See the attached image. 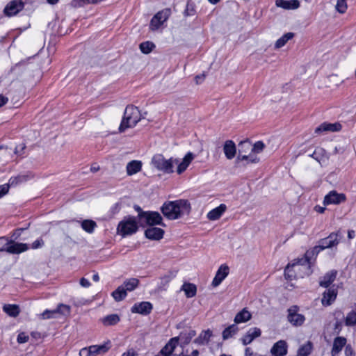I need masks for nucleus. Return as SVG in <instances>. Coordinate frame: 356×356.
I'll return each instance as SVG.
<instances>
[{
    "mask_svg": "<svg viewBox=\"0 0 356 356\" xmlns=\"http://www.w3.org/2000/svg\"><path fill=\"white\" fill-rule=\"evenodd\" d=\"M138 223L135 217L127 216L120 221L118 225V233L122 236L131 235L137 232Z\"/></svg>",
    "mask_w": 356,
    "mask_h": 356,
    "instance_id": "5",
    "label": "nucleus"
},
{
    "mask_svg": "<svg viewBox=\"0 0 356 356\" xmlns=\"http://www.w3.org/2000/svg\"><path fill=\"white\" fill-rule=\"evenodd\" d=\"M345 324L346 326H354L356 325V310H352L347 314L345 318Z\"/></svg>",
    "mask_w": 356,
    "mask_h": 356,
    "instance_id": "40",
    "label": "nucleus"
},
{
    "mask_svg": "<svg viewBox=\"0 0 356 356\" xmlns=\"http://www.w3.org/2000/svg\"><path fill=\"white\" fill-rule=\"evenodd\" d=\"M171 15V10L169 8H165L161 11L158 12L151 19L150 29L153 31L158 29Z\"/></svg>",
    "mask_w": 356,
    "mask_h": 356,
    "instance_id": "8",
    "label": "nucleus"
},
{
    "mask_svg": "<svg viewBox=\"0 0 356 356\" xmlns=\"http://www.w3.org/2000/svg\"><path fill=\"white\" fill-rule=\"evenodd\" d=\"M261 334L260 329L257 327L250 328L241 339L243 345L250 343L255 338L259 337Z\"/></svg>",
    "mask_w": 356,
    "mask_h": 356,
    "instance_id": "22",
    "label": "nucleus"
},
{
    "mask_svg": "<svg viewBox=\"0 0 356 356\" xmlns=\"http://www.w3.org/2000/svg\"><path fill=\"white\" fill-rule=\"evenodd\" d=\"M293 35H294L293 33H287L284 34L276 41L275 47L277 49L282 47L290 39L293 37Z\"/></svg>",
    "mask_w": 356,
    "mask_h": 356,
    "instance_id": "39",
    "label": "nucleus"
},
{
    "mask_svg": "<svg viewBox=\"0 0 356 356\" xmlns=\"http://www.w3.org/2000/svg\"><path fill=\"white\" fill-rule=\"evenodd\" d=\"M342 128V126L340 123H326L324 122L321 124L320 126L316 128L315 133L316 134H321L323 132L327 131H340Z\"/></svg>",
    "mask_w": 356,
    "mask_h": 356,
    "instance_id": "19",
    "label": "nucleus"
},
{
    "mask_svg": "<svg viewBox=\"0 0 356 356\" xmlns=\"http://www.w3.org/2000/svg\"><path fill=\"white\" fill-rule=\"evenodd\" d=\"M29 340V337L24 332L19 333L17 336V342L19 343H26Z\"/></svg>",
    "mask_w": 356,
    "mask_h": 356,
    "instance_id": "51",
    "label": "nucleus"
},
{
    "mask_svg": "<svg viewBox=\"0 0 356 356\" xmlns=\"http://www.w3.org/2000/svg\"><path fill=\"white\" fill-rule=\"evenodd\" d=\"M127 292L124 286H120L112 293V296L115 301H121L127 296Z\"/></svg>",
    "mask_w": 356,
    "mask_h": 356,
    "instance_id": "36",
    "label": "nucleus"
},
{
    "mask_svg": "<svg viewBox=\"0 0 356 356\" xmlns=\"http://www.w3.org/2000/svg\"><path fill=\"white\" fill-rule=\"evenodd\" d=\"M137 354L133 350H129L127 353H124L122 356H136Z\"/></svg>",
    "mask_w": 356,
    "mask_h": 356,
    "instance_id": "64",
    "label": "nucleus"
},
{
    "mask_svg": "<svg viewBox=\"0 0 356 356\" xmlns=\"http://www.w3.org/2000/svg\"><path fill=\"white\" fill-rule=\"evenodd\" d=\"M139 284V280L136 278H130L124 282L122 286H124L126 292L134 291Z\"/></svg>",
    "mask_w": 356,
    "mask_h": 356,
    "instance_id": "37",
    "label": "nucleus"
},
{
    "mask_svg": "<svg viewBox=\"0 0 356 356\" xmlns=\"http://www.w3.org/2000/svg\"><path fill=\"white\" fill-rule=\"evenodd\" d=\"M323 250L321 245L318 243V245L314 247L311 250H308L306 252L305 254V257L301 259H298V262L301 263V266L305 268V275H310L312 273L311 270V260L313 257H316L318 254Z\"/></svg>",
    "mask_w": 356,
    "mask_h": 356,
    "instance_id": "7",
    "label": "nucleus"
},
{
    "mask_svg": "<svg viewBox=\"0 0 356 356\" xmlns=\"http://www.w3.org/2000/svg\"><path fill=\"white\" fill-rule=\"evenodd\" d=\"M229 268L227 265H220L212 281V286L213 287H217L218 286H219L222 283V282L226 278V277L229 275Z\"/></svg>",
    "mask_w": 356,
    "mask_h": 356,
    "instance_id": "13",
    "label": "nucleus"
},
{
    "mask_svg": "<svg viewBox=\"0 0 356 356\" xmlns=\"http://www.w3.org/2000/svg\"><path fill=\"white\" fill-rule=\"evenodd\" d=\"M296 271H303V274L300 276L306 275L305 268L301 266V263L298 262V259L295 260L294 262L289 264L284 269V276L286 279L292 280L296 277L295 274Z\"/></svg>",
    "mask_w": 356,
    "mask_h": 356,
    "instance_id": "11",
    "label": "nucleus"
},
{
    "mask_svg": "<svg viewBox=\"0 0 356 356\" xmlns=\"http://www.w3.org/2000/svg\"><path fill=\"white\" fill-rule=\"evenodd\" d=\"M250 157H251V154L242 155V154H238L236 161V163H238V162L243 161H247L248 162Z\"/></svg>",
    "mask_w": 356,
    "mask_h": 356,
    "instance_id": "54",
    "label": "nucleus"
},
{
    "mask_svg": "<svg viewBox=\"0 0 356 356\" xmlns=\"http://www.w3.org/2000/svg\"><path fill=\"white\" fill-rule=\"evenodd\" d=\"M314 210L319 213H323L325 211V207H323L319 205H316L314 207Z\"/></svg>",
    "mask_w": 356,
    "mask_h": 356,
    "instance_id": "62",
    "label": "nucleus"
},
{
    "mask_svg": "<svg viewBox=\"0 0 356 356\" xmlns=\"http://www.w3.org/2000/svg\"><path fill=\"white\" fill-rule=\"evenodd\" d=\"M44 245V241L42 238L37 239L31 244V248L38 249Z\"/></svg>",
    "mask_w": 356,
    "mask_h": 356,
    "instance_id": "52",
    "label": "nucleus"
},
{
    "mask_svg": "<svg viewBox=\"0 0 356 356\" xmlns=\"http://www.w3.org/2000/svg\"><path fill=\"white\" fill-rule=\"evenodd\" d=\"M266 145L262 141H257L253 145H251V152L259 154L265 148Z\"/></svg>",
    "mask_w": 356,
    "mask_h": 356,
    "instance_id": "44",
    "label": "nucleus"
},
{
    "mask_svg": "<svg viewBox=\"0 0 356 356\" xmlns=\"http://www.w3.org/2000/svg\"><path fill=\"white\" fill-rule=\"evenodd\" d=\"M163 216L170 220L181 218L191 211V204L186 200L167 201L161 207Z\"/></svg>",
    "mask_w": 356,
    "mask_h": 356,
    "instance_id": "1",
    "label": "nucleus"
},
{
    "mask_svg": "<svg viewBox=\"0 0 356 356\" xmlns=\"http://www.w3.org/2000/svg\"><path fill=\"white\" fill-rule=\"evenodd\" d=\"M142 168L141 161L134 160L129 162L127 165V172L129 175H133L139 171Z\"/></svg>",
    "mask_w": 356,
    "mask_h": 356,
    "instance_id": "29",
    "label": "nucleus"
},
{
    "mask_svg": "<svg viewBox=\"0 0 356 356\" xmlns=\"http://www.w3.org/2000/svg\"><path fill=\"white\" fill-rule=\"evenodd\" d=\"M134 209H135L136 211H138V218L139 222H140V214H141L142 213H145L146 211H143L142 210V209H141L139 206H138V205H135V206H134Z\"/></svg>",
    "mask_w": 356,
    "mask_h": 356,
    "instance_id": "61",
    "label": "nucleus"
},
{
    "mask_svg": "<svg viewBox=\"0 0 356 356\" xmlns=\"http://www.w3.org/2000/svg\"><path fill=\"white\" fill-rule=\"evenodd\" d=\"M96 226V222L92 220H84L81 222L83 229L88 233H92Z\"/></svg>",
    "mask_w": 356,
    "mask_h": 356,
    "instance_id": "41",
    "label": "nucleus"
},
{
    "mask_svg": "<svg viewBox=\"0 0 356 356\" xmlns=\"http://www.w3.org/2000/svg\"><path fill=\"white\" fill-rule=\"evenodd\" d=\"M79 355L80 356H92L90 349V347L83 348L81 349V350L79 351Z\"/></svg>",
    "mask_w": 356,
    "mask_h": 356,
    "instance_id": "53",
    "label": "nucleus"
},
{
    "mask_svg": "<svg viewBox=\"0 0 356 356\" xmlns=\"http://www.w3.org/2000/svg\"><path fill=\"white\" fill-rule=\"evenodd\" d=\"M223 152L227 159H232L236 153L235 143L231 140H226L223 146Z\"/></svg>",
    "mask_w": 356,
    "mask_h": 356,
    "instance_id": "25",
    "label": "nucleus"
},
{
    "mask_svg": "<svg viewBox=\"0 0 356 356\" xmlns=\"http://www.w3.org/2000/svg\"><path fill=\"white\" fill-rule=\"evenodd\" d=\"M204 78H205V74L203 73L200 75H197L195 79L196 83L197 84H199V83H201L204 81Z\"/></svg>",
    "mask_w": 356,
    "mask_h": 356,
    "instance_id": "58",
    "label": "nucleus"
},
{
    "mask_svg": "<svg viewBox=\"0 0 356 356\" xmlns=\"http://www.w3.org/2000/svg\"><path fill=\"white\" fill-rule=\"evenodd\" d=\"M178 343H179V338H177V337L172 338L165 344V346L161 350V351L158 354V356H159L160 355H161L163 356H170L174 351L175 348L178 345Z\"/></svg>",
    "mask_w": 356,
    "mask_h": 356,
    "instance_id": "21",
    "label": "nucleus"
},
{
    "mask_svg": "<svg viewBox=\"0 0 356 356\" xmlns=\"http://www.w3.org/2000/svg\"><path fill=\"white\" fill-rule=\"evenodd\" d=\"M337 296V291L335 289L330 288L325 291L323 294V298L321 300L323 305H330L335 300Z\"/></svg>",
    "mask_w": 356,
    "mask_h": 356,
    "instance_id": "24",
    "label": "nucleus"
},
{
    "mask_svg": "<svg viewBox=\"0 0 356 356\" xmlns=\"http://www.w3.org/2000/svg\"><path fill=\"white\" fill-rule=\"evenodd\" d=\"M80 284H81L83 287H88V286H90V282H89L87 279H86V278H84V277H83V278H81V280H80Z\"/></svg>",
    "mask_w": 356,
    "mask_h": 356,
    "instance_id": "57",
    "label": "nucleus"
},
{
    "mask_svg": "<svg viewBox=\"0 0 356 356\" xmlns=\"http://www.w3.org/2000/svg\"><path fill=\"white\" fill-rule=\"evenodd\" d=\"M347 339L343 337H337L334 339L331 355L337 356L346 346Z\"/></svg>",
    "mask_w": 356,
    "mask_h": 356,
    "instance_id": "20",
    "label": "nucleus"
},
{
    "mask_svg": "<svg viewBox=\"0 0 356 356\" xmlns=\"http://www.w3.org/2000/svg\"><path fill=\"white\" fill-rule=\"evenodd\" d=\"M211 335L212 332L209 330H207L202 332L199 337L194 340V342L199 345L207 344Z\"/></svg>",
    "mask_w": 356,
    "mask_h": 356,
    "instance_id": "31",
    "label": "nucleus"
},
{
    "mask_svg": "<svg viewBox=\"0 0 356 356\" xmlns=\"http://www.w3.org/2000/svg\"><path fill=\"white\" fill-rule=\"evenodd\" d=\"M239 149L238 154H241V153H246L248 150H251V143L248 140L242 141L238 144Z\"/></svg>",
    "mask_w": 356,
    "mask_h": 356,
    "instance_id": "46",
    "label": "nucleus"
},
{
    "mask_svg": "<svg viewBox=\"0 0 356 356\" xmlns=\"http://www.w3.org/2000/svg\"><path fill=\"white\" fill-rule=\"evenodd\" d=\"M259 161V159L257 156L251 155V157L249 158L248 162L247 163H257Z\"/></svg>",
    "mask_w": 356,
    "mask_h": 356,
    "instance_id": "60",
    "label": "nucleus"
},
{
    "mask_svg": "<svg viewBox=\"0 0 356 356\" xmlns=\"http://www.w3.org/2000/svg\"><path fill=\"white\" fill-rule=\"evenodd\" d=\"M70 308L69 306L63 304L58 305L57 308L53 310L47 309L40 314L42 319H49L56 318L58 314L67 315L69 314Z\"/></svg>",
    "mask_w": 356,
    "mask_h": 356,
    "instance_id": "10",
    "label": "nucleus"
},
{
    "mask_svg": "<svg viewBox=\"0 0 356 356\" xmlns=\"http://www.w3.org/2000/svg\"><path fill=\"white\" fill-rule=\"evenodd\" d=\"M141 225H148L153 227L154 225H162L163 227L165 225L163 222V218L161 214L157 211H146L140 214V222Z\"/></svg>",
    "mask_w": 356,
    "mask_h": 356,
    "instance_id": "6",
    "label": "nucleus"
},
{
    "mask_svg": "<svg viewBox=\"0 0 356 356\" xmlns=\"http://www.w3.org/2000/svg\"><path fill=\"white\" fill-rule=\"evenodd\" d=\"M140 120V113L139 110L133 106H127L119 127L120 131L123 132L126 129L134 127Z\"/></svg>",
    "mask_w": 356,
    "mask_h": 356,
    "instance_id": "2",
    "label": "nucleus"
},
{
    "mask_svg": "<svg viewBox=\"0 0 356 356\" xmlns=\"http://www.w3.org/2000/svg\"><path fill=\"white\" fill-rule=\"evenodd\" d=\"M10 188V184H6L0 186V198L6 195Z\"/></svg>",
    "mask_w": 356,
    "mask_h": 356,
    "instance_id": "50",
    "label": "nucleus"
},
{
    "mask_svg": "<svg viewBox=\"0 0 356 356\" xmlns=\"http://www.w3.org/2000/svg\"><path fill=\"white\" fill-rule=\"evenodd\" d=\"M275 5L285 10H294L300 6L298 0H276Z\"/></svg>",
    "mask_w": 356,
    "mask_h": 356,
    "instance_id": "23",
    "label": "nucleus"
},
{
    "mask_svg": "<svg viewBox=\"0 0 356 356\" xmlns=\"http://www.w3.org/2000/svg\"><path fill=\"white\" fill-rule=\"evenodd\" d=\"M3 310L8 316L12 317L17 316L20 312L19 308L17 305H5L3 307Z\"/></svg>",
    "mask_w": 356,
    "mask_h": 356,
    "instance_id": "33",
    "label": "nucleus"
},
{
    "mask_svg": "<svg viewBox=\"0 0 356 356\" xmlns=\"http://www.w3.org/2000/svg\"><path fill=\"white\" fill-rule=\"evenodd\" d=\"M195 334H196L195 331H194V330H190V331L188 332V333H187V334H181L180 337H178V338H179V339L180 338H184V339H185L184 343H189V341L191 340V339H192L193 337H195Z\"/></svg>",
    "mask_w": 356,
    "mask_h": 356,
    "instance_id": "47",
    "label": "nucleus"
},
{
    "mask_svg": "<svg viewBox=\"0 0 356 356\" xmlns=\"http://www.w3.org/2000/svg\"><path fill=\"white\" fill-rule=\"evenodd\" d=\"M154 47V44L149 41L142 42L140 44V51L145 54L150 53Z\"/></svg>",
    "mask_w": 356,
    "mask_h": 356,
    "instance_id": "42",
    "label": "nucleus"
},
{
    "mask_svg": "<svg viewBox=\"0 0 356 356\" xmlns=\"http://www.w3.org/2000/svg\"><path fill=\"white\" fill-rule=\"evenodd\" d=\"M102 321L106 326L113 325L120 321V317L118 314H110L105 316Z\"/></svg>",
    "mask_w": 356,
    "mask_h": 356,
    "instance_id": "38",
    "label": "nucleus"
},
{
    "mask_svg": "<svg viewBox=\"0 0 356 356\" xmlns=\"http://www.w3.org/2000/svg\"><path fill=\"white\" fill-rule=\"evenodd\" d=\"M298 310L299 308L296 305L289 307L287 310V320L294 326H300L305 321V316L302 314H299L298 312Z\"/></svg>",
    "mask_w": 356,
    "mask_h": 356,
    "instance_id": "9",
    "label": "nucleus"
},
{
    "mask_svg": "<svg viewBox=\"0 0 356 356\" xmlns=\"http://www.w3.org/2000/svg\"><path fill=\"white\" fill-rule=\"evenodd\" d=\"M194 159V155L191 152H188L186 154V155L184 157L182 161L178 164V167L177 169V172L179 175L181 174L183 172H184L189 164L191 163L193 159Z\"/></svg>",
    "mask_w": 356,
    "mask_h": 356,
    "instance_id": "26",
    "label": "nucleus"
},
{
    "mask_svg": "<svg viewBox=\"0 0 356 356\" xmlns=\"http://www.w3.org/2000/svg\"><path fill=\"white\" fill-rule=\"evenodd\" d=\"M339 233V232L331 233L327 237L321 239L318 243L323 250L337 246L339 242L338 239Z\"/></svg>",
    "mask_w": 356,
    "mask_h": 356,
    "instance_id": "15",
    "label": "nucleus"
},
{
    "mask_svg": "<svg viewBox=\"0 0 356 356\" xmlns=\"http://www.w3.org/2000/svg\"><path fill=\"white\" fill-rule=\"evenodd\" d=\"M288 353V344L284 340L277 341L270 349L273 356H285Z\"/></svg>",
    "mask_w": 356,
    "mask_h": 356,
    "instance_id": "16",
    "label": "nucleus"
},
{
    "mask_svg": "<svg viewBox=\"0 0 356 356\" xmlns=\"http://www.w3.org/2000/svg\"><path fill=\"white\" fill-rule=\"evenodd\" d=\"M238 331V327L236 325L232 324L229 325L228 327H227L223 332H222V338L224 340L228 339L231 337H232L234 334L237 333Z\"/></svg>",
    "mask_w": 356,
    "mask_h": 356,
    "instance_id": "35",
    "label": "nucleus"
},
{
    "mask_svg": "<svg viewBox=\"0 0 356 356\" xmlns=\"http://www.w3.org/2000/svg\"><path fill=\"white\" fill-rule=\"evenodd\" d=\"M29 249L26 243H15L6 237H0V252L6 251L10 254H19Z\"/></svg>",
    "mask_w": 356,
    "mask_h": 356,
    "instance_id": "4",
    "label": "nucleus"
},
{
    "mask_svg": "<svg viewBox=\"0 0 356 356\" xmlns=\"http://www.w3.org/2000/svg\"><path fill=\"white\" fill-rule=\"evenodd\" d=\"M324 152V150L321 148L320 149H316L314 153L312 154H311L310 156L314 158V159L317 160L319 161V158L318 156V154H323V152Z\"/></svg>",
    "mask_w": 356,
    "mask_h": 356,
    "instance_id": "55",
    "label": "nucleus"
},
{
    "mask_svg": "<svg viewBox=\"0 0 356 356\" xmlns=\"http://www.w3.org/2000/svg\"><path fill=\"white\" fill-rule=\"evenodd\" d=\"M92 355L95 356L102 353H106L111 348L110 342H106L102 345H93L89 346Z\"/></svg>",
    "mask_w": 356,
    "mask_h": 356,
    "instance_id": "28",
    "label": "nucleus"
},
{
    "mask_svg": "<svg viewBox=\"0 0 356 356\" xmlns=\"http://www.w3.org/2000/svg\"><path fill=\"white\" fill-rule=\"evenodd\" d=\"M23 8L24 3L22 0H13L5 7L4 13L7 16H13L17 14Z\"/></svg>",
    "mask_w": 356,
    "mask_h": 356,
    "instance_id": "14",
    "label": "nucleus"
},
{
    "mask_svg": "<svg viewBox=\"0 0 356 356\" xmlns=\"http://www.w3.org/2000/svg\"><path fill=\"white\" fill-rule=\"evenodd\" d=\"M181 289L185 292L187 298L194 297L196 294V286L191 283H185L183 284Z\"/></svg>",
    "mask_w": 356,
    "mask_h": 356,
    "instance_id": "34",
    "label": "nucleus"
},
{
    "mask_svg": "<svg viewBox=\"0 0 356 356\" xmlns=\"http://www.w3.org/2000/svg\"><path fill=\"white\" fill-rule=\"evenodd\" d=\"M311 350L312 345L311 343L309 342L298 349L297 356H308L310 354Z\"/></svg>",
    "mask_w": 356,
    "mask_h": 356,
    "instance_id": "43",
    "label": "nucleus"
},
{
    "mask_svg": "<svg viewBox=\"0 0 356 356\" xmlns=\"http://www.w3.org/2000/svg\"><path fill=\"white\" fill-rule=\"evenodd\" d=\"M164 233L163 229L153 226L149 227L145 231V236L150 240L159 241L163 237Z\"/></svg>",
    "mask_w": 356,
    "mask_h": 356,
    "instance_id": "17",
    "label": "nucleus"
},
{
    "mask_svg": "<svg viewBox=\"0 0 356 356\" xmlns=\"http://www.w3.org/2000/svg\"><path fill=\"white\" fill-rule=\"evenodd\" d=\"M335 8L339 13H345L348 8L346 0H337Z\"/></svg>",
    "mask_w": 356,
    "mask_h": 356,
    "instance_id": "45",
    "label": "nucleus"
},
{
    "mask_svg": "<svg viewBox=\"0 0 356 356\" xmlns=\"http://www.w3.org/2000/svg\"><path fill=\"white\" fill-rule=\"evenodd\" d=\"M226 210V206L224 204H221L219 207L212 209L207 214V218L210 220H216L220 218L222 213Z\"/></svg>",
    "mask_w": 356,
    "mask_h": 356,
    "instance_id": "27",
    "label": "nucleus"
},
{
    "mask_svg": "<svg viewBox=\"0 0 356 356\" xmlns=\"http://www.w3.org/2000/svg\"><path fill=\"white\" fill-rule=\"evenodd\" d=\"M345 348H346V349H345L346 356H353L354 351H353L351 346L350 344L346 345Z\"/></svg>",
    "mask_w": 356,
    "mask_h": 356,
    "instance_id": "56",
    "label": "nucleus"
},
{
    "mask_svg": "<svg viewBox=\"0 0 356 356\" xmlns=\"http://www.w3.org/2000/svg\"><path fill=\"white\" fill-rule=\"evenodd\" d=\"M178 162L172 158L166 159L162 154H156L152 159V164L155 168L168 174L173 172L174 164H178Z\"/></svg>",
    "mask_w": 356,
    "mask_h": 356,
    "instance_id": "3",
    "label": "nucleus"
},
{
    "mask_svg": "<svg viewBox=\"0 0 356 356\" xmlns=\"http://www.w3.org/2000/svg\"><path fill=\"white\" fill-rule=\"evenodd\" d=\"M7 102H8V98L3 96L2 95H0V107L3 106L4 104H6Z\"/></svg>",
    "mask_w": 356,
    "mask_h": 356,
    "instance_id": "63",
    "label": "nucleus"
},
{
    "mask_svg": "<svg viewBox=\"0 0 356 356\" xmlns=\"http://www.w3.org/2000/svg\"><path fill=\"white\" fill-rule=\"evenodd\" d=\"M251 316V314L246 309H243L235 316L234 322L236 323L247 322Z\"/></svg>",
    "mask_w": 356,
    "mask_h": 356,
    "instance_id": "32",
    "label": "nucleus"
},
{
    "mask_svg": "<svg viewBox=\"0 0 356 356\" xmlns=\"http://www.w3.org/2000/svg\"><path fill=\"white\" fill-rule=\"evenodd\" d=\"M26 148V145L24 143H21L15 147V154L21 156L24 154V150Z\"/></svg>",
    "mask_w": 356,
    "mask_h": 356,
    "instance_id": "49",
    "label": "nucleus"
},
{
    "mask_svg": "<svg viewBox=\"0 0 356 356\" xmlns=\"http://www.w3.org/2000/svg\"><path fill=\"white\" fill-rule=\"evenodd\" d=\"M26 180V177L24 175H19L17 177H11L9 180L10 184L11 185L17 184L19 182H22Z\"/></svg>",
    "mask_w": 356,
    "mask_h": 356,
    "instance_id": "48",
    "label": "nucleus"
},
{
    "mask_svg": "<svg viewBox=\"0 0 356 356\" xmlns=\"http://www.w3.org/2000/svg\"><path fill=\"white\" fill-rule=\"evenodd\" d=\"M346 200V197L343 193H338L336 191H332L325 196L323 204L324 205L339 204L345 202Z\"/></svg>",
    "mask_w": 356,
    "mask_h": 356,
    "instance_id": "12",
    "label": "nucleus"
},
{
    "mask_svg": "<svg viewBox=\"0 0 356 356\" xmlns=\"http://www.w3.org/2000/svg\"><path fill=\"white\" fill-rule=\"evenodd\" d=\"M336 271H331L325 274L323 280L320 281V286L327 288L335 280Z\"/></svg>",
    "mask_w": 356,
    "mask_h": 356,
    "instance_id": "30",
    "label": "nucleus"
},
{
    "mask_svg": "<svg viewBox=\"0 0 356 356\" xmlns=\"http://www.w3.org/2000/svg\"><path fill=\"white\" fill-rule=\"evenodd\" d=\"M152 309V305L149 302H142L135 304L131 307L132 313H138L143 315L150 314Z\"/></svg>",
    "mask_w": 356,
    "mask_h": 356,
    "instance_id": "18",
    "label": "nucleus"
},
{
    "mask_svg": "<svg viewBox=\"0 0 356 356\" xmlns=\"http://www.w3.org/2000/svg\"><path fill=\"white\" fill-rule=\"evenodd\" d=\"M342 323L340 321H337L334 325V330L337 331V333H339L341 330Z\"/></svg>",
    "mask_w": 356,
    "mask_h": 356,
    "instance_id": "59",
    "label": "nucleus"
}]
</instances>
